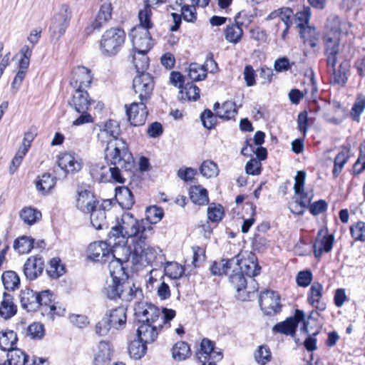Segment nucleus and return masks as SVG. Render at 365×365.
Segmentation results:
<instances>
[{"label": "nucleus", "mask_w": 365, "mask_h": 365, "mask_svg": "<svg viewBox=\"0 0 365 365\" xmlns=\"http://www.w3.org/2000/svg\"><path fill=\"white\" fill-rule=\"evenodd\" d=\"M56 184V178L47 173L37 176L35 180L36 188L42 195L50 193Z\"/></svg>", "instance_id": "7c9ffc66"}, {"label": "nucleus", "mask_w": 365, "mask_h": 365, "mask_svg": "<svg viewBox=\"0 0 365 365\" xmlns=\"http://www.w3.org/2000/svg\"><path fill=\"white\" fill-rule=\"evenodd\" d=\"M145 5L143 9L138 12L139 24L135 27H142L150 31L153 27V22L151 19L152 11L149 0H145Z\"/></svg>", "instance_id": "f704fd0d"}, {"label": "nucleus", "mask_w": 365, "mask_h": 365, "mask_svg": "<svg viewBox=\"0 0 365 365\" xmlns=\"http://www.w3.org/2000/svg\"><path fill=\"white\" fill-rule=\"evenodd\" d=\"M105 318L110 323V326L116 329H120L125 327L126 324V309L123 307L110 309Z\"/></svg>", "instance_id": "cd10ccee"}, {"label": "nucleus", "mask_w": 365, "mask_h": 365, "mask_svg": "<svg viewBox=\"0 0 365 365\" xmlns=\"http://www.w3.org/2000/svg\"><path fill=\"white\" fill-rule=\"evenodd\" d=\"M7 358L10 365H25L28 361V356L19 349L8 351Z\"/></svg>", "instance_id": "864d4df0"}, {"label": "nucleus", "mask_w": 365, "mask_h": 365, "mask_svg": "<svg viewBox=\"0 0 365 365\" xmlns=\"http://www.w3.org/2000/svg\"><path fill=\"white\" fill-rule=\"evenodd\" d=\"M189 194L190 198L194 204L198 205H207L209 202L207 191L201 185L191 187Z\"/></svg>", "instance_id": "58836bf2"}, {"label": "nucleus", "mask_w": 365, "mask_h": 365, "mask_svg": "<svg viewBox=\"0 0 365 365\" xmlns=\"http://www.w3.org/2000/svg\"><path fill=\"white\" fill-rule=\"evenodd\" d=\"M224 216V208L220 204L211 203L207 208V217L213 222L222 220Z\"/></svg>", "instance_id": "052dcab7"}, {"label": "nucleus", "mask_w": 365, "mask_h": 365, "mask_svg": "<svg viewBox=\"0 0 365 365\" xmlns=\"http://www.w3.org/2000/svg\"><path fill=\"white\" fill-rule=\"evenodd\" d=\"M202 175L207 178H215L218 175L219 169L217 165L212 160H205L200 167Z\"/></svg>", "instance_id": "4d7b16f0"}, {"label": "nucleus", "mask_w": 365, "mask_h": 365, "mask_svg": "<svg viewBox=\"0 0 365 365\" xmlns=\"http://www.w3.org/2000/svg\"><path fill=\"white\" fill-rule=\"evenodd\" d=\"M58 166L66 173H76L83 168L81 158L73 152L61 153L58 158Z\"/></svg>", "instance_id": "dca6fc26"}, {"label": "nucleus", "mask_w": 365, "mask_h": 365, "mask_svg": "<svg viewBox=\"0 0 365 365\" xmlns=\"http://www.w3.org/2000/svg\"><path fill=\"white\" fill-rule=\"evenodd\" d=\"M115 191V199L119 205L126 210L130 209L134 204V197L132 192L127 187H117Z\"/></svg>", "instance_id": "72a5a7b5"}, {"label": "nucleus", "mask_w": 365, "mask_h": 365, "mask_svg": "<svg viewBox=\"0 0 365 365\" xmlns=\"http://www.w3.org/2000/svg\"><path fill=\"white\" fill-rule=\"evenodd\" d=\"M349 158V149L343 147L334 158L332 174L337 178L342 171L345 164Z\"/></svg>", "instance_id": "ea45409f"}, {"label": "nucleus", "mask_w": 365, "mask_h": 365, "mask_svg": "<svg viewBox=\"0 0 365 365\" xmlns=\"http://www.w3.org/2000/svg\"><path fill=\"white\" fill-rule=\"evenodd\" d=\"M116 249L117 252L120 251L124 256L119 257H117L115 253V257L113 258H110L109 260V272L112 279L114 280L125 282L128 278V275L125 270L128 267V263L129 262L130 258L131 257V252L130 249L125 246H120L116 247Z\"/></svg>", "instance_id": "20e7f679"}, {"label": "nucleus", "mask_w": 365, "mask_h": 365, "mask_svg": "<svg viewBox=\"0 0 365 365\" xmlns=\"http://www.w3.org/2000/svg\"><path fill=\"white\" fill-rule=\"evenodd\" d=\"M43 269L44 262L42 258L32 256L24 263L23 271L27 279L34 280L42 274Z\"/></svg>", "instance_id": "412c9836"}, {"label": "nucleus", "mask_w": 365, "mask_h": 365, "mask_svg": "<svg viewBox=\"0 0 365 365\" xmlns=\"http://www.w3.org/2000/svg\"><path fill=\"white\" fill-rule=\"evenodd\" d=\"M148 52L135 51L133 56V61L138 73H144L149 65V58L147 56Z\"/></svg>", "instance_id": "8fccbe9b"}, {"label": "nucleus", "mask_w": 365, "mask_h": 365, "mask_svg": "<svg viewBox=\"0 0 365 365\" xmlns=\"http://www.w3.org/2000/svg\"><path fill=\"white\" fill-rule=\"evenodd\" d=\"M17 312V307L14 302L13 297L6 293H3V300L0 304V317L4 319H9L14 317Z\"/></svg>", "instance_id": "2f4dec72"}, {"label": "nucleus", "mask_w": 365, "mask_h": 365, "mask_svg": "<svg viewBox=\"0 0 365 365\" xmlns=\"http://www.w3.org/2000/svg\"><path fill=\"white\" fill-rule=\"evenodd\" d=\"M71 19V11L66 4L61 6L59 11L54 15L50 26V30L57 39L66 32Z\"/></svg>", "instance_id": "1a4fd4ad"}, {"label": "nucleus", "mask_w": 365, "mask_h": 365, "mask_svg": "<svg viewBox=\"0 0 365 365\" xmlns=\"http://www.w3.org/2000/svg\"><path fill=\"white\" fill-rule=\"evenodd\" d=\"M135 315L139 322L161 324L160 310L154 304L145 302H138L135 308Z\"/></svg>", "instance_id": "6e6552de"}, {"label": "nucleus", "mask_w": 365, "mask_h": 365, "mask_svg": "<svg viewBox=\"0 0 365 365\" xmlns=\"http://www.w3.org/2000/svg\"><path fill=\"white\" fill-rule=\"evenodd\" d=\"M118 245H110L108 238L106 242L99 241L91 243L87 249L88 257L93 261L106 263L115 257Z\"/></svg>", "instance_id": "39448f33"}, {"label": "nucleus", "mask_w": 365, "mask_h": 365, "mask_svg": "<svg viewBox=\"0 0 365 365\" xmlns=\"http://www.w3.org/2000/svg\"><path fill=\"white\" fill-rule=\"evenodd\" d=\"M232 274L230 273V282L233 285L234 288L237 292H240L243 289L246 288L247 281L242 274L237 268L233 267L230 269Z\"/></svg>", "instance_id": "09e8293b"}, {"label": "nucleus", "mask_w": 365, "mask_h": 365, "mask_svg": "<svg viewBox=\"0 0 365 365\" xmlns=\"http://www.w3.org/2000/svg\"><path fill=\"white\" fill-rule=\"evenodd\" d=\"M20 217L25 223L31 225L41 219V213L36 209L24 207L20 212Z\"/></svg>", "instance_id": "6e6d98bb"}, {"label": "nucleus", "mask_w": 365, "mask_h": 365, "mask_svg": "<svg viewBox=\"0 0 365 365\" xmlns=\"http://www.w3.org/2000/svg\"><path fill=\"white\" fill-rule=\"evenodd\" d=\"M71 100L69 101V105L76 111H83L88 110L91 106V101L89 97L86 89H74Z\"/></svg>", "instance_id": "a878e982"}, {"label": "nucleus", "mask_w": 365, "mask_h": 365, "mask_svg": "<svg viewBox=\"0 0 365 365\" xmlns=\"http://www.w3.org/2000/svg\"><path fill=\"white\" fill-rule=\"evenodd\" d=\"M146 344L139 338L132 341L128 346V353L134 359H141L146 353Z\"/></svg>", "instance_id": "49530a36"}, {"label": "nucleus", "mask_w": 365, "mask_h": 365, "mask_svg": "<svg viewBox=\"0 0 365 365\" xmlns=\"http://www.w3.org/2000/svg\"><path fill=\"white\" fill-rule=\"evenodd\" d=\"M271 352L266 346H260L255 353V359L257 364L265 365L271 360Z\"/></svg>", "instance_id": "69168bd1"}, {"label": "nucleus", "mask_w": 365, "mask_h": 365, "mask_svg": "<svg viewBox=\"0 0 365 365\" xmlns=\"http://www.w3.org/2000/svg\"><path fill=\"white\" fill-rule=\"evenodd\" d=\"M38 292L26 288L19 294L21 307L27 312H35L38 309Z\"/></svg>", "instance_id": "393cba45"}, {"label": "nucleus", "mask_w": 365, "mask_h": 365, "mask_svg": "<svg viewBox=\"0 0 365 365\" xmlns=\"http://www.w3.org/2000/svg\"><path fill=\"white\" fill-rule=\"evenodd\" d=\"M350 232L355 240L365 242V222L359 221L352 225Z\"/></svg>", "instance_id": "338daca9"}, {"label": "nucleus", "mask_w": 365, "mask_h": 365, "mask_svg": "<svg viewBox=\"0 0 365 365\" xmlns=\"http://www.w3.org/2000/svg\"><path fill=\"white\" fill-rule=\"evenodd\" d=\"M150 236L146 221L137 220L132 214L124 212L120 217L116 218L115 225L112 227L108 233V241L110 245L124 246L130 237L135 240L148 238Z\"/></svg>", "instance_id": "f257e3e1"}, {"label": "nucleus", "mask_w": 365, "mask_h": 365, "mask_svg": "<svg viewBox=\"0 0 365 365\" xmlns=\"http://www.w3.org/2000/svg\"><path fill=\"white\" fill-rule=\"evenodd\" d=\"M133 88L140 101L148 102L154 88L153 77L148 73L139 74L133 81Z\"/></svg>", "instance_id": "9b49d317"}, {"label": "nucleus", "mask_w": 365, "mask_h": 365, "mask_svg": "<svg viewBox=\"0 0 365 365\" xmlns=\"http://www.w3.org/2000/svg\"><path fill=\"white\" fill-rule=\"evenodd\" d=\"M28 150L29 149L26 148V147L22 145L20 146L11 161L9 168V171L11 174H13L21 164L22 160L27 153Z\"/></svg>", "instance_id": "774afa93"}, {"label": "nucleus", "mask_w": 365, "mask_h": 365, "mask_svg": "<svg viewBox=\"0 0 365 365\" xmlns=\"http://www.w3.org/2000/svg\"><path fill=\"white\" fill-rule=\"evenodd\" d=\"M123 294L121 298L125 301H130L133 298H137L138 296L142 295V291L138 287H135L134 284L133 286L128 282V279L125 281V287H123Z\"/></svg>", "instance_id": "0e129e2a"}, {"label": "nucleus", "mask_w": 365, "mask_h": 365, "mask_svg": "<svg viewBox=\"0 0 365 365\" xmlns=\"http://www.w3.org/2000/svg\"><path fill=\"white\" fill-rule=\"evenodd\" d=\"M125 287V282L112 279L111 284L105 288V294L111 299L121 298L123 294V287Z\"/></svg>", "instance_id": "de8ad7c7"}, {"label": "nucleus", "mask_w": 365, "mask_h": 365, "mask_svg": "<svg viewBox=\"0 0 365 365\" xmlns=\"http://www.w3.org/2000/svg\"><path fill=\"white\" fill-rule=\"evenodd\" d=\"M38 301L41 314L52 320L56 316H63L65 314L66 309L54 302L53 294L48 289L38 292Z\"/></svg>", "instance_id": "423d86ee"}, {"label": "nucleus", "mask_w": 365, "mask_h": 365, "mask_svg": "<svg viewBox=\"0 0 365 365\" xmlns=\"http://www.w3.org/2000/svg\"><path fill=\"white\" fill-rule=\"evenodd\" d=\"M323 286L319 282H314L309 291L307 301L313 307L320 311L326 309V304L322 302Z\"/></svg>", "instance_id": "bb28decb"}, {"label": "nucleus", "mask_w": 365, "mask_h": 365, "mask_svg": "<svg viewBox=\"0 0 365 365\" xmlns=\"http://www.w3.org/2000/svg\"><path fill=\"white\" fill-rule=\"evenodd\" d=\"M181 99L188 101H197L200 98V89L192 83H187L180 90Z\"/></svg>", "instance_id": "603ef678"}, {"label": "nucleus", "mask_w": 365, "mask_h": 365, "mask_svg": "<svg viewBox=\"0 0 365 365\" xmlns=\"http://www.w3.org/2000/svg\"><path fill=\"white\" fill-rule=\"evenodd\" d=\"M259 303L261 309L267 315H274L281 310L280 297L274 291L262 292L259 295Z\"/></svg>", "instance_id": "2eb2a0df"}, {"label": "nucleus", "mask_w": 365, "mask_h": 365, "mask_svg": "<svg viewBox=\"0 0 365 365\" xmlns=\"http://www.w3.org/2000/svg\"><path fill=\"white\" fill-rule=\"evenodd\" d=\"M173 357L176 361H183L191 355V350L187 343L178 341L172 349Z\"/></svg>", "instance_id": "a18cd8bd"}, {"label": "nucleus", "mask_w": 365, "mask_h": 365, "mask_svg": "<svg viewBox=\"0 0 365 365\" xmlns=\"http://www.w3.org/2000/svg\"><path fill=\"white\" fill-rule=\"evenodd\" d=\"M18 340L16 334L12 330L0 331V349L4 351L13 349Z\"/></svg>", "instance_id": "37998d69"}, {"label": "nucleus", "mask_w": 365, "mask_h": 365, "mask_svg": "<svg viewBox=\"0 0 365 365\" xmlns=\"http://www.w3.org/2000/svg\"><path fill=\"white\" fill-rule=\"evenodd\" d=\"M214 110L220 118L227 120L234 118L237 113L235 103L231 101H225L221 106L215 103Z\"/></svg>", "instance_id": "473e14b6"}, {"label": "nucleus", "mask_w": 365, "mask_h": 365, "mask_svg": "<svg viewBox=\"0 0 365 365\" xmlns=\"http://www.w3.org/2000/svg\"><path fill=\"white\" fill-rule=\"evenodd\" d=\"M134 51L148 52L153 46V41L150 31L142 27H133L130 34Z\"/></svg>", "instance_id": "9d476101"}, {"label": "nucleus", "mask_w": 365, "mask_h": 365, "mask_svg": "<svg viewBox=\"0 0 365 365\" xmlns=\"http://www.w3.org/2000/svg\"><path fill=\"white\" fill-rule=\"evenodd\" d=\"M166 275L172 279H178L184 273V268L177 262H167L164 268Z\"/></svg>", "instance_id": "e2e57ef3"}, {"label": "nucleus", "mask_w": 365, "mask_h": 365, "mask_svg": "<svg viewBox=\"0 0 365 365\" xmlns=\"http://www.w3.org/2000/svg\"><path fill=\"white\" fill-rule=\"evenodd\" d=\"M237 260V264H234V267L237 268L242 274L250 277H254L258 275L260 272L261 267L257 264L255 256L250 254L247 259H240V255L234 257Z\"/></svg>", "instance_id": "6ab92c4d"}, {"label": "nucleus", "mask_w": 365, "mask_h": 365, "mask_svg": "<svg viewBox=\"0 0 365 365\" xmlns=\"http://www.w3.org/2000/svg\"><path fill=\"white\" fill-rule=\"evenodd\" d=\"M188 76L192 81H198L205 79L207 76V73H205L204 66L192 63L189 66Z\"/></svg>", "instance_id": "bf43d9fd"}, {"label": "nucleus", "mask_w": 365, "mask_h": 365, "mask_svg": "<svg viewBox=\"0 0 365 365\" xmlns=\"http://www.w3.org/2000/svg\"><path fill=\"white\" fill-rule=\"evenodd\" d=\"M111 359V349L109 343L101 341L94 352L93 364L106 365Z\"/></svg>", "instance_id": "c756f323"}, {"label": "nucleus", "mask_w": 365, "mask_h": 365, "mask_svg": "<svg viewBox=\"0 0 365 365\" xmlns=\"http://www.w3.org/2000/svg\"><path fill=\"white\" fill-rule=\"evenodd\" d=\"M125 40V33L120 28H111L103 34L100 43L101 53L108 56L116 55Z\"/></svg>", "instance_id": "7ed1b4c3"}, {"label": "nucleus", "mask_w": 365, "mask_h": 365, "mask_svg": "<svg viewBox=\"0 0 365 365\" xmlns=\"http://www.w3.org/2000/svg\"><path fill=\"white\" fill-rule=\"evenodd\" d=\"M90 174L93 179L98 182L109 181L110 173L109 168L101 164H92L90 166Z\"/></svg>", "instance_id": "a19ab883"}, {"label": "nucleus", "mask_w": 365, "mask_h": 365, "mask_svg": "<svg viewBox=\"0 0 365 365\" xmlns=\"http://www.w3.org/2000/svg\"><path fill=\"white\" fill-rule=\"evenodd\" d=\"M161 329V324L141 323L137 329V336L145 343H153L158 338Z\"/></svg>", "instance_id": "5701e85b"}, {"label": "nucleus", "mask_w": 365, "mask_h": 365, "mask_svg": "<svg viewBox=\"0 0 365 365\" xmlns=\"http://www.w3.org/2000/svg\"><path fill=\"white\" fill-rule=\"evenodd\" d=\"M93 78V74L89 68L78 66L72 70L70 86L73 89H87L91 86Z\"/></svg>", "instance_id": "ddd939ff"}, {"label": "nucleus", "mask_w": 365, "mask_h": 365, "mask_svg": "<svg viewBox=\"0 0 365 365\" xmlns=\"http://www.w3.org/2000/svg\"><path fill=\"white\" fill-rule=\"evenodd\" d=\"M237 260L235 258L230 259H222L220 262H214L210 267V271L213 275L230 274V269L233 268L234 264H237Z\"/></svg>", "instance_id": "e433bc0d"}, {"label": "nucleus", "mask_w": 365, "mask_h": 365, "mask_svg": "<svg viewBox=\"0 0 365 365\" xmlns=\"http://www.w3.org/2000/svg\"><path fill=\"white\" fill-rule=\"evenodd\" d=\"M365 108V96H359L354 103L350 111L351 118L356 122H359L360 115Z\"/></svg>", "instance_id": "680f3d73"}, {"label": "nucleus", "mask_w": 365, "mask_h": 365, "mask_svg": "<svg viewBox=\"0 0 365 365\" xmlns=\"http://www.w3.org/2000/svg\"><path fill=\"white\" fill-rule=\"evenodd\" d=\"M120 134V128L118 122L114 120H108L100 129L98 139L103 144L106 143L107 145H109L110 143L115 140H123L118 138Z\"/></svg>", "instance_id": "a211bd4d"}, {"label": "nucleus", "mask_w": 365, "mask_h": 365, "mask_svg": "<svg viewBox=\"0 0 365 365\" xmlns=\"http://www.w3.org/2000/svg\"><path fill=\"white\" fill-rule=\"evenodd\" d=\"M304 317V312L297 309L294 317L288 318L285 321L277 324L273 327V331L286 335H293L295 333L297 323L302 321Z\"/></svg>", "instance_id": "4be33fe9"}, {"label": "nucleus", "mask_w": 365, "mask_h": 365, "mask_svg": "<svg viewBox=\"0 0 365 365\" xmlns=\"http://www.w3.org/2000/svg\"><path fill=\"white\" fill-rule=\"evenodd\" d=\"M46 272L51 277L58 278L64 274L65 269L58 258H53L50 260Z\"/></svg>", "instance_id": "13d9d810"}, {"label": "nucleus", "mask_w": 365, "mask_h": 365, "mask_svg": "<svg viewBox=\"0 0 365 365\" xmlns=\"http://www.w3.org/2000/svg\"><path fill=\"white\" fill-rule=\"evenodd\" d=\"M112 6L110 3H104L102 4L98 14L92 26L94 29H100L104 24L111 19Z\"/></svg>", "instance_id": "4c0bfd02"}, {"label": "nucleus", "mask_w": 365, "mask_h": 365, "mask_svg": "<svg viewBox=\"0 0 365 365\" xmlns=\"http://www.w3.org/2000/svg\"><path fill=\"white\" fill-rule=\"evenodd\" d=\"M310 17V11L309 8L304 10L303 12L297 14V18L299 21L297 26L300 28V36L303 38L304 43L312 48L317 45L319 34L314 27L307 25Z\"/></svg>", "instance_id": "0eeeda50"}, {"label": "nucleus", "mask_w": 365, "mask_h": 365, "mask_svg": "<svg viewBox=\"0 0 365 365\" xmlns=\"http://www.w3.org/2000/svg\"><path fill=\"white\" fill-rule=\"evenodd\" d=\"M106 159L113 165L109 168L110 177L118 183H124L123 172L130 170L134 167V159L124 140H115L106 145Z\"/></svg>", "instance_id": "f03ea898"}, {"label": "nucleus", "mask_w": 365, "mask_h": 365, "mask_svg": "<svg viewBox=\"0 0 365 365\" xmlns=\"http://www.w3.org/2000/svg\"><path fill=\"white\" fill-rule=\"evenodd\" d=\"M334 240V236L329 235L326 229L320 230L314 243V256L320 257L323 252H329L332 249Z\"/></svg>", "instance_id": "aec40b11"}, {"label": "nucleus", "mask_w": 365, "mask_h": 365, "mask_svg": "<svg viewBox=\"0 0 365 365\" xmlns=\"http://www.w3.org/2000/svg\"><path fill=\"white\" fill-rule=\"evenodd\" d=\"M1 280L4 289L8 291H14L20 286V278L14 271H6L1 275Z\"/></svg>", "instance_id": "c03bdc74"}, {"label": "nucleus", "mask_w": 365, "mask_h": 365, "mask_svg": "<svg viewBox=\"0 0 365 365\" xmlns=\"http://www.w3.org/2000/svg\"><path fill=\"white\" fill-rule=\"evenodd\" d=\"M163 210L162 208L151 206L147 208L145 212V218L140 220L148 222L149 229L150 230V235L153 234V224H156L161 220L163 217Z\"/></svg>", "instance_id": "79ce46f5"}, {"label": "nucleus", "mask_w": 365, "mask_h": 365, "mask_svg": "<svg viewBox=\"0 0 365 365\" xmlns=\"http://www.w3.org/2000/svg\"><path fill=\"white\" fill-rule=\"evenodd\" d=\"M196 356L202 365H216V362L222 359V353L215 350L213 342L207 339L202 340L200 349Z\"/></svg>", "instance_id": "f8f14e48"}, {"label": "nucleus", "mask_w": 365, "mask_h": 365, "mask_svg": "<svg viewBox=\"0 0 365 365\" xmlns=\"http://www.w3.org/2000/svg\"><path fill=\"white\" fill-rule=\"evenodd\" d=\"M147 238H140L133 242V251L131 252L132 263L137 261V257L144 259L148 263L153 262L157 255V251L155 248L149 246L146 242Z\"/></svg>", "instance_id": "4468645a"}, {"label": "nucleus", "mask_w": 365, "mask_h": 365, "mask_svg": "<svg viewBox=\"0 0 365 365\" xmlns=\"http://www.w3.org/2000/svg\"><path fill=\"white\" fill-rule=\"evenodd\" d=\"M341 32L337 29L327 31L324 37V53H339Z\"/></svg>", "instance_id": "c85d7f7f"}, {"label": "nucleus", "mask_w": 365, "mask_h": 365, "mask_svg": "<svg viewBox=\"0 0 365 365\" xmlns=\"http://www.w3.org/2000/svg\"><path fill=\"white\" fill-rule=\"evenodd\" d=\"M242 34V29L239 24H236L227 26L225 36L226 40L229 42L237 43L240 41Z\"/></svg>", "instance_id": "3c124183"}, {"label": "nucleus", "mask_w": 365, "mask_h": 365, "mask_svg": "<svg viewBox=\"0 0 365 365\" xmlns=\"http://www.w3.org/2000/svg\"><path fill=\"white\" fill-rule=\"evenodd\" d=\"M34 239L22 236L14 242V247L20 254H27L34 247Z\"/></svg>", "instance_id": "5fc2aeb1"}, {"label": "nucleus", "mask_w": 365, "mask_h": 365, "mask_svg": "<svg viewBox=\"0 0 365 365\" xmlns=\"http://www.w3.org/2000/svg\"><path fill=\"white\" fill-rule=\"evenodd\" d=\"M146 103V101H140L131 103L129 107L125 106L126 114L132 125L140 126L145 123L148 114Z\"/></svg>", "instance_id": "f3484780"}, {"label": "nucleus", "mask_w": 365, "mask_h": 365, "mask_svg": "<svg viewBox=\"0 0 365 365\" xmlns=\"http://www.w3.org/2000/svg\"><path fill=\"white\" fill-rule=\"evenodd\" d=\"M98 202L94 198L91 191L86 189L78 190V197L76 199V207L83 212L89 213L96 207Z\"/></svg>", "instance_id": "b1692460"}, {"label": "nucleus", "mask_w": 365, "mask_h": 365, "mask_svg": "<svg viewBox=\"0 0 365 365\" xmlns=\"http://www.w3.org/2000/svg\"><path fill=\"white\" fill-rule=\"evenodd\" d=\"M91 222L96 230H101L106 225V210L103 205H96L91 211Z\"/></svg>", "instance_id": "c9c22d12"}]
</instances>
